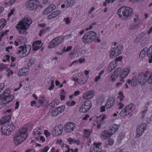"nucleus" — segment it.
Returning <instances> with one entry per match:
<instances>
[{
    "label": "nucleus",
    "mask_w": 152,
    "mask_h": 152,
    "mask_svg": "<svg viewBox=\"0 0 152 152\" xmlns=\"http://www.w3.org/2000/svg\"><path fill=\"white\" fill-rule=\"evenodd\" d=\"M119 127L120 126L118 125H113L111 127H110L108 130L112 135L117 132Z\"/></svg>",
    "instance_id": "obj_20"
},
{
    "label": "nucleus",
    "mask_w": 152,
    "mask_h": 152,
    "mask_svg": "<svg viewBox=\"0 0 152 152\" xmlns=\"http://www.w3.org/2000/svg\"><path fill=\"white\" fill-rule=\"evenodd\" d=\"M96 36V33L94 31H90L87 33L83 36V41L85 43H88L93 42Z\"/></svg>",
    "instance_id": "obj_5"
},
{
    "label": "nucleus",
    "mask_w": 152,
    "mask_h": 152,
    "mask_svg": "<svg viewBox=\"0 0 152 152\" xmlns=\"http://www.w3.org/2000/svg\"><path fill=\"white\" fill-rule=\"evenodd\" d=\"M6 21L4 19H1L0 20V28H3L6 25Z\"/></svg>",
    "instance_id": "obj_34"
},
{
    "label": "nucleus",
    "mask_w": 152,
    "mask_h": 152,
    "mask_svg": "<svg viewBox=\"0 0 152 152\" xmlns=\"http://www.w3.org/2000/svg\"><path fill=\"white\" fill-rule=\"evenodd\" d=\"M19 48L22 49V55H19V57L22 58L28 54L31 49V46L29 45L27 46L26 45H24L23 46H20Z\"/></svg>",
    "instance_id": "obj_8"
},
{
    "label": "nucleus",
    "mask_w": 152,
    "mask_h": 152,
    "mask_svg": "<svg viewBox=\"0 0 152 152\" xmlns=\"http://www.w3.org/2000/svg\"><path fill=\"white\" fill-rule=\"evenodd\" d=\"M144 35V34L143 33H141L137 36V38H136L135 39V41H136L137 40L138 41V40L140 41L143 38Z\"/></svg>",
    "instance_id": "obj_40"
},
{
    "label": "nucleus",
    "mask_w": 152,
    "mask_h": 152,
    "mask_svg": "<svg viewBox=\"0 0 152 152\" xmlns=\"http://www.w3.org/2000/svg\"><path fill=\"white\" fill-rule=\"evenodd\" d=\"M27 129L26 128L20 129L14 135L13 137L14 143L15 145H18L25 140L28 137L27 133Z\"/></svg>",
    "instance_id": "obj_1"
},
{
    "label": "nucleus",
    "mask_w": 152,
    "mask_h": 152,
    "mask_svg": "<svg viewBox=\"0 0 152 152\" xmlns=\"http://www.w3.org/2000/svg\"><path fill=\"white\" fill-rule=\"evenodd\" d=\"M10 117V116L5 117L2 118L0 120V124L3 125L6 123H9Z\"/></svg>",
    "instance_id": "obj_24"
},
{
    "label": "nucleus",
    "mask_w": 152,
    "mask_h": 152,
    "mask_svg": "<svg viewBox=\"0 0 152 152\" xmlns=\"http://www.w3.org/2000/svg\"><path fill=\"white\" fill-rule=\"evenodd\" d=\"M56 8V6L55 4H51L44 11L43 13L44 15L47 14L54 10Z\"/></svg>",
    "instance_id": "obj_21"
},
{
    "label": "nucleus",
    "mask_w": 152,
    "mask_h": 152,
    "mask_svg": "<svg viewBox=\"0 0 152 152\" xmlns=\"http://www.w3.org/2000/svg\"><path fill=\"white\" fill-rule=\"evenodd\" d=\"M119 107L118 109L119 110L122 109L124 106V104L122 103L121 102H120L119 104Z\"/></svg>",
    "instance_id": "obj_60"
},
{
    "label": "nucleus",
    "mask_w": 152,
    "mask_h": 152,
    "mask_svg": "<svg viewBox=\"0 0 152 152\" xmlns=\"http://www.w3.org/2000/svg\"><path fill=\"white\" fill-rule=\"evenodd\" d=\"M147 77V75L145 74L141 73L139 74L138 80L140 85L142 86L145 85Z\"/></svg>",
    "instance_id": "obj_13"
},
{
    "label": "nucleus",
    "mask_w": 152,
    "mask_h": 152,
    "mask_svg": "<svg viewBox=\"0 0 152 152\" xmlns=\"http://www.w3.org/2000/svg\"><path fill=\"white\" fill-rule=\"evenodd\" d=\"M2 125L1 129L2 134L4 135L9 134L11 132V127L10 126H8V123H6L4 125Z\"/></svg>",
    "instance_id": "obj_11"
},
{
    "label": "nucleus",
    "mask_w": 152,
    "mask_h": 152,
    "mask_svg": "<svg viewBox=\"0 0 152 152\" xmlns=\"http://www.w3.org/2000/svg\"><path fill=\"white\" fill-rule=\"evenodd\" d=\"M35 62V60L33 58H31L28 63V66L29 67L31 66Z\"/></svg>",
    "instance_id": "obj_39"
},
{
    "label": "nucleus",
    "mask_w": 152,
    "mask_h": 152,
    "mask_svg": "<svg viewBox=\"0 0 152 152\" xmlns=\"http://www.w3.org/2000/svg\"><path fill=\"white\" fill-rule=\"evenodd\" d=\"M102 143L100 142H99L98 143H96L94 142V145L95 146V148H97L99 150H100L99 148V146L101 145Z\"/></svg>",
    "instance_id": "obj_46"
},
{
    "label": "nucleus",
    "mask_w": 152,
    "mask_h": 152,
    "mask_svg": "<svg viewBox=\"0 0 152 152\" xmlns=\"http://www.w3.org/2000/svg\"><path fill=\"white\" fill-rule=\"evenodd\" d=\"M65 108V106L64 105H62L57 107L56 109L59 112V114L62 113L64 110Z\"/></svg>",
    "instance_id": "obj_33"
},
{
    "label": "nucleus",
    "mask_w": 152,
    "mask_h": 152,
    "mask_svg": "<svg viewBox=\"0 0 152 152\" xmlns=\"http://www.w3.org/2000/svg\"><path fill=\"white\" fill-rule=\"evenodd\" d=\"M76 127L75 124L73 122L68 123L64 126V130L66 132H72Z\"/></svg>",
    "instance_id": "obj_12"
},
{
    "label": "nucleus",
    "mask_w": 152,
    "mask_h": 152,
    "mask_svg": "<svg viewBox=\"0 0 152 152\" xmlns=\"http://www.w3.org/2000/svg\"><path fill=\"white\" fill-rule=\"evenodd\" d=\"M111 136L112 135L108 130H105L102 132L101 138L102 140H104Z\"/></svg>",
    "instance_id": "obj_17"
},
{
    "label": "nucleus",
    "mask_w": 152,
    "mask_h": 152,
    "mask_svg": "<svg viewBox=\"0 0 152 152\" xmlns=\"http://www.w3.org/2000/svg\"><path fill=\"white\" fill-rule=\"evenodd\" d=\"M63 131L62 128L59 129L58 127H56L54 129L53 133L55 136H57L61 134Z\"/></svg>",
    "instance_id": "obj_29"
},
{
    "label": "nucleus",
    "mask_w": 152,
    "mask_h": 152,
    "mask_svg": "<svg viewBox=\"0 0 152 152\" xmlns=\"http://www.w3.org/2000/svg\"><path fill=\"white\" fill-rule=\"evenodd\" d=\"M41 46V43L40 41H35L33 44V50L34 51L38 50L40 48Z\"/></svg>",
    "instance_id": "obj_22"
},
{
    "label": "nucleus",
    "mask_w": 152,
    "mask_h": 152,
    "mask_svg": "<svg viewBox=\"0 0 152 152\" xmlns=\"http://www.w3.org/2000/svg\"><path fill=\"white\" fill-rule=\"evenodd\" d=\"M42 2L45 5H48L50 3L48 0H43Z\"/></svg>",
    "instance_id": "obj_51"
},
{
    "label": "nucleus",
    "mask_w": 152,
    "mask_h": 152,
    "mask_svg": "<svg viewBox=\"0 0 152 152\" xmlns=\"http://www.w3.org/2000/svg\"><path fill=\"white\" fill-rule=\"evenodd\" d=\"M95 10V8L94 7H92L91 9L88 12V13L89 14H91L92 13V12L94 10Z\"/></svg>",
    "instance_id": "obj_64"
},
{
    "label": "nucleus",
    "mask_w": 152,
    "mask_h": 152,
    "mask_svg": "<svg viewBox=\"0 0 152 152\" xmlns=\"http://www.w3.org/2000/svg\"><path fill=\"white\" fill-rule=\"evenodd\" d=\"M10 91L9 89L5 90L2 94L0 95V100H2L1 104L6 105V106H11L13 105L14 102H12L14 98V96L13 94L10 95Z\"/></svg>",
    "instance_id": "obj_2"
},
{
    "label": "nucleus",
    "mask_w": 152,
    "mask_h": 152,
    "mask_svg": "<svg viewBox=\"0 0 152 152\" xmlns=\"http://www.w3.org/2000/svg\"><path fill=\"white\" fill-rule=\"evenodd\" d=\"M146 129V124L145 123H143L138 126L137 129L136 131V136L137 137H140L144 131Z\"/></svg>",
    "instance_id": "obj_10"
},
{
    "label": "nucleus",
    "mask_w": 152,
    "mask_h": 152,
    "mask_svg": "<svg viewBox=\"0 0 152 152\" xmlns=\"http://www.w3.org/2000/svg\"><path fill=\"white\" fill-rule=\"evenodd\" d=\"M85 52L83 50H81V51H79L78 53V56H83V54Z\"/></svg>",
    "instance_id": "obj_55"
},
{
    "label": "nucleus",
    "mask_w": 152,
    "mask_h": 152,
    "mask_svg": "<svg viewBox=\"0 0 152 152\" xmlns=\"http://www.w3.org/2000/svg\"><path fill=\"white\" fill-rule=\"evenodd\" d=\"M92 106V103L90 101L85 102L81 105L79 111L81 113H85L87 112L91 108Z\"/></svg>",
    "instance_id": "obj_7"
},
{
    "label": "nucleus",
    "mask_w": 152,
    "mask_h": 152,
    "mask_svg": "<svg viewBox=\"0 0 152 152\" xmlns=\"http://www.w3.org/2000/svg\"><path fill=\"white\" fill-rule=\"evenodd\" d=\"M133 12V10L131 8L126 6L121 7L117 11V14L119 17L123 20H125L130 19Z\"/></svg>",
    "instance_id": "obj_3"
},
{
    "label": "nucleus",
    "mask_w": 152,
    "mask_h": 152,
    "mask_svg": "<svg viewBox=\"0 0 152 152\" xmlns=\"http://www.w3.org/2000/svg\"><path fill=\"white\" fill-rule=\"evenodd\" d=\"M122 57L121 56H119L117 57L115 59V62L118 61H122Z\"/></svg>",
    "instance_id": "obj_52"
},
{
    "label": "nucleus",
    "mask_w": 152,
    "mask_h": 152,
    "mask_svg": "<svg viewBox=\"0 0 152 152\" xmlns=\"http://www.w3.org/2000/svg\"><path fill=\"white\" fill-rule=\"evenodd\" d=\"M61 11L59 10H57L55 11L52 12L51 14L49 15L48 17L49 19H51L52 18L56 17L59 15L61 13Z\"/></svg>",
    "instance_id": "obj_23"
},
{
    "label": "nucleus",
    "mask_w": 152,
    "mask_h": 152,
    "mask_svg": "<svg viewBox=\"0 0 152 152\" xmlns=\"http://www.w3.org/2000/svg\"><path fill=\"white\" fill-rule=\"evenodd\" d=\"M5 68V66L4 64L0 65V72L3 70Z\"/></svg>",
    "instance_id": "obj_49"
},
{
    "label": "nucleus",
    "mask_w": 152,
    "mask_h": 152,
    "mask_svg": "<svg viewBox=\"0 0 152 152\" xmlns=\"http://www.w3.org/2000/svg\"><path fill=\"white\" fill-rule=\"evenodd\" d=\"M115 99L113 97H110L108 100L107 103L105 104V107L107 109H109L112 107L115 103Z\"/></svg>",
    "instance_id": "obj_16"
},
{
    "label": "nucleus",
    "mask_w": 152,
    "mask_h": 152,
    "mask_svg": "<svg viewBox=\"0 0 152 152\" xmlns=\"http://www.w3.org/2000/svg\"><path fill=\"white\" fill-rule=\"evenodd\" d=\"M32 22V20L29 18H25L20 21L16 26L19 34H23L29 28Z\"/></svg>",
    "instance_id": "obj_4"
},
{
    "label": "nucleus",
    "mask_w": 152,
    "mask_h": 152,
    "mask_svg": "<svg viewBox=\"0 0 152 152\" xmlns=\"http://www.w3.org/2000/svg\"><path fill=\"white\" fill-rule=\"evenodd\" d=\"M36 2L35 0H31L27 1L26 4V8L28 10H33L37 8Z\"/></svg>",
    "instance_id": "obj_14"
},
{
    "label": "nucleus",
    "mask_w": 152,
    "mask_h": 152,
    "mask_svg": "<svg viewBox=\"0 0 152 152\" xmlns=\"http://www.w3.org/2000/svg\"><path fill=\"white\" fill-rule=\"evenodd\" d=\"M115 67L114 66V63L113 62H111L107 67V70L108 72H110L112 71Z\"/></svg>",
    "instance_id": "obj_31"
},
{
    "label": "nucleus",
    "mask_w": 152,
    "mask_h": 152,
    "mask_svg": "<svg viewBox=\"0 0 152 152\" xmlns=\"http://www.w3.org/2000/svg\"><path fill=\"white\" fill-rule=\"evenodd\" d=\"M59 101L57 99H55L51 103L50 106L53 107H54L56 105H58L59 104Z\"/></svg>",
    "instance_id": "obj_37"
},
{
    "label": "nucleus",
    "mask_w": 152,
    "mask_h": 152,
    "mask_svg": "<svg viewBox=\"0 0 152 152\" xmlns=\"http://www.w3.org/2000/svg\"><path fill=\"white\" fill-rule=\"evenodd\" d=\"M28 73V71L27 69L25 68H22L19 71L18 75L19 76H25L27 75Z\"/></svg>",
    "instance_id": "obj_25"
},
{
    "label": "nucleus",
    "mask_w": 152,
    "mask_h": 152,
    "mask_svg": "<svg viewBox=\"0 0 152 152\" xmlns=\"http://www.w3.org/2000/svg\"><path fill=\"white\" fill-rule=\"evenodd\" d=\"M130 71V70L129 68L124 69L120 75V78H121L120 79V81L124 82V78L127 76L129 73Z\"/></svg>",
    "instance_id": "obj_18"
},
{
    "label": "nucleus",
    "mask_w": 152,
    "mask_h": 152,
    "mask_svg": "<svg viewBox=\"0 0 152 152\" xmlns=\"http://www.w3.org/2000/svg\"><path fill=\"white\" fill-rule=\"evenodd\" d=\"M94 92L93 91H88L84 94L83 98L85 99H90L94 97Z\"/></svg>",
    "instance_id": "obj_19"
},
{
    "label": "nucleus",
    "mask_w": 152,
    "mask_h": 152,
    "mask_svg": "<svg viewBox=\"0 0 152 152\" xmlns=\"http://www.w3.org/2000/svg\"><path fill=\"white\" fill-rule=\"evenodd\" d=\"M124 137V134L121 133L119 134L118 136V139L119 141H121Z\"/></svg>",
    "instance_id": "obj_44"
},
{
    "label": "nucleus",
    "mask_w": 152,
    "mask_h": 152,
    "mask_svg": "<svg viewBox=\"0 0 152 152\" xmlns=\"http://www.w3.org/2000/svg\"><path fill=\"white\" fill-rule=\"evenodd\" d=\"M104 100V98L103 96H100L97 100V102L98 104H102Z\"/></svg>",
    "instance_id": "obj_35"
},
{
    "label": "nucleus",
    "mask_w": 152,
    "mask_h": 152,
    "mask_svg": "<svg viewBox=\"0 0 152 152\" xmlns=\"http://www.w3.org/2000/svg\"><path fill=\"white\" fill-rule=\"evenodd\" d=\"M64 21L66 24H68L70 23V19L69 17L66 18H64Z\"/></svg>",
    "instance_id": "obj_48"
},
{
    "label": "nucleus",
    "mask_w": 152,
    "mask_h": 152,
    "mask_svg": "<svg viewBox=\"0 0 152 152\" xmlns=\"http://www.w3.org/2000/svg\"><path fill=\"white\" fill-rule=\"evenodd\" d=\"M44 134L46 135V137H47L50 136V133L47 130H44Z\"/></svg>",
    "instance_id": "obj_56"
},
{
    "label": "nucleus",
    "mask_w": 152,
    "mask_h": 152,
    "mask_svg": "<svg viewBox=\"0 0 152 152\" xmlns=\"http://www.w3.org/2000/svg\"><path fill=\"white\" fill-rule=\"evenodd\" d=\"M44 31H45V30H44V28H43L40 30L39 33V35L40 36H41L43 34H44L45 33L44 32Z\"/></svg>",
    "instance_id": "obj_58"
},
{
    "label": "nucleus",
    "mask_w": 152,
    "mask_h": 152,
    "mask_svg": "<svg viewBox=\"0 0 152 152\" xmlns=\"http://www.w3.org/2000/svg\"><path fill=\"white\" fill-rule=\"evenodd\" d=\"M145 53L143 51H142L140 52V55H139L140 58H144V57H145Z\"/></svg>",
    "instance_id": "obj_47"
},
{
    "label": "nucleus",
    "mask_w": 152,
    "mask_h": 152,
    "mask_svg": "<svg viewBox=\"0 0 152 152\" xmlns=\"http://www.w3.org/2000/svg\"><path fill=\"white\" fill-rule=\"evenodd\" d=\"M90 152H103L102 151L99 150L97 148L91 147L90 148Z\"/></svg>",
    "instance_id": "obj_38"
},
{
    "label": "nucleus",
    "mask_w": 152,
    "mask_h": 152,
    "mask_svg": "<svg viewBox=\"0 0 152 152\" xmlns=\"http://www.w3.org/2000/svg\"><path fill=\"white\" fill-rule=\"evenodd\" d=\"M75 3L74 0H67L65 2L66 7L67 8L72 6Z\"/></svg>",
    "instance_id": "obj_30"
},
{
    "label": "nucleus",
    "mask_w": 152,
    "mask_h": 152,
    "mask_svg": "<svg viewBox=\"0 0 152 152\" xmlns=\"http://www.w3.org/2000/svg\"><path fill=\"white\" fill-rule=\"evenodd\" d=\"M114 143V141L112 138H108L107 140V141L105 142L104 145L105 148H107L109 146H112L113 145Z\"/></svg>",
    "instance_id": "obj_28"
},
{
    "label": "nucleus",
    "mask_w": 152,
    "mask_h": 152,
    "mask_svg": "<svg viewBox=\"0 0 152 152\" xmlns=\"http://www.w3.org/2000/svg\"><path fill=\"white\" fill-rule=\"evenodd\" d=\"M124 48L122 45H119L116 47L111 49L110 54V58H113L120 55L123 51Z\"/></svg>",
    "instance_id": "obj_6"
},
{
    "label": "nucleus",
    "mask_w": 152,
    "mask_h": 152,
    "mask_svg": "<svg viewBox=\"0 0 152 152\" xmlns=\"http://www.w3.org/2000/svg\"><path fill=\"white\" fill-rule=\"evenodd\" d=\"M61 42V41L59 40V37H56L52 41L48 47L50 48H53L58 45Z\"/></svg>",
    "instance_id": "obj_15"
},
{
    "label": "nucleus",
    "mask_w": 152,
    "mask_h": 152,
    "mask_svg": "<svg viewBox=\"0 0 152 152\" xmlns=\"http://www.w3.org/2000/svg\"><path fill=\"white\" fill-rule=\"evenodd\" d=\"M147 54L148 56L149 57L148 62L149 63H151L152 62V45L149 48L148 50Z\"/></svg>",
    "instance_id": "obj_26"
},
{
    "label": "nucleus",
    "mask_w": 152,
    "mask_h": 152,
    "mask_svg": "<svg viewBox=\"0 0 152 152\" xmlns=\"http://www.w3.org/2000/svg\"><path fill=\"white\" fill-rule=\"evenodd\" d=\"M122 72V69L121 68H117L114 72V74L116 77H117Z\"/></svg>",
    "instance_id": "obj_32"
},
{
    "label": "nucleus",
    "mask_w": 152,
    "mask_h": 152,
    "mask_svg": "<svg viewBox=\"0 0 152 152\" xmlns=\"http://www.w3.org/2000/svg\"><path fill=\"white\" fill-rule=\"evenodd\" d=\"M68 141L69 142V144L71 145L74 142L73 140L70 138L68 139Z\"/></svg>",
    "instance_id": "obj_61"
},
{
    "label": "nucleus",
    "mask_w": 152,
    "mask_h": 152,
    "mask_svg": "<svg viewBox=\"0 0 152 152\" xmlns=\"http://www.w3.org/2000/svg\"><path fill=\"white\" fill-rule=\"evenodd\" d=\"M119 98L120 97H122V98H124L125 96H124V95L123 94V92L122 91H120L119 93L118 94Z\"/></svg>",
    "instance_id": "obj_59"
},
{
    "label": "nucleus",
    "mask_w": 152,
    "mask_h": 152,
    "mask_svg": "<svg viewBox=\"0 0 152 152\" xmlns=\"http://www.w3.org/2000/svg\"><path fill=\"white\" fill-rule=\"evenodd\" d=\"M132 112H128L127 113H125L126 114H125V115L124 114V115H123V116H127L129 115L131 117L132 115V114L131 113Z\"/></svg>",
    "instance_id": "obj_57"
},
{
    "label": "nucleus",
    "mask_w": 152,
    "mask_h": 152,
    "mask_svg": "<svg viewBox=\"0 0 152 152\" xmlns=\"http://www.w3.org/2000/svg\"><path fill=\"white\" fill-rule=\"evenodd\" d=\"M79 80H80V81H79L78 82L79 84H83L86 83L87 81V78L85 79L83 77L81 78L80 80L79 79Z\"/></svg>",
    "instance_id": "obj_41"
},
{
    "label": "nucleus",
    "mask_w": 152,
    "mask_h": 152,
    "mask_svg": "<svg viewBox=\"0 0 152 152\" xmlns=\"http://www.w3.org/2000/svg\"><path fill=\"white\" fill-rule=\"evenodd\" d=\"M127 83L129 84H131L132 86H135L137 84V79L135 77H133L132 80L128 79L126 81Z\"/></svg>",
    "instance_id": "obj_27"
},
{
    "label": "nucleus",
    "mask_w": 152,
    "mask_h": 152,
    "mask_svg": "<svg viewBox=\"0 0 152 152\" xmlns=\"http://www.w3.org/2000/svg\"><path fill=\"white\" fill-rule=\"evenodd\" d=\"M59 114V112L57 111L56 108L53 110L51 112V115L52 116L54 117L58 115Z\"/></svg>",
    "instance_id": "obj_36"
},
{
    "label": "nucleus",
    "mask_w": 152,
    "mask_h": 152,
    "mask_svg": "<svg viewBox=\"0 0 152 152\" xmlns=\"http://www.w3.org/2000/svg\"><path fill=\"white\" fill-rule=\"evenodd\" d=\"M49 148V147L48 146H47L43 148L42 150L41 151V152H47Z\"/></svg>",
    "instance_id": "obj_50"
},
{
    "label": "nucleus",
    "mask_w": 152,
    "mask_h": 152,
    "mask_svg": "<svg viewBox=\"0 0 152 152\" xmlns=\"http://www.w3.org/2000/svg\"><path fill=\"white\" fill-rule=\"evenodd\" d=\"M4 87V83H0V92L2 90Z\"/></svg>",
    "instance_id": "obj_54"
},
{
    "label": "nucleus",
    "mask_w": 152,
    "mask_h": 152,
    "mask_svg": "<svg viewBox=\"0 0 152 152\" xmlns=\"http://www.w3.org/2000/svg\"><path fill=\"white\" fill-rule=\"evenodd\" d=\"M84 132H85V137H88L91 134V132L89 131L88 130L85 129L84 130Z\"/></svg>",
    "instance_id": "obj_43"
},
{
    "label": "nucleus",
    "mask_w": 152,
    "mask_h": 152,
    "mask_svg": "<svg viewBox=\"0 0 152 152\" xmlns=\"http://www.w3.org/2000/svg\"><path fill=\"white\" fill-rule=\"evenodd\" d=\"M147 111L145 110H143L141 112V118H143L145 116V114L147 113Z\"/></svg>",
    "instance_id": "obj_53"
},
{
    "label": "nucleus",
    "mask_w": 152,
    "mask_h": 152,
    "mask_svg": "<svg viewBox=\"0 0 152 152\" xmlns=\"http://www.w3.org/2000/svg\"><path fill=\"white\" fill-rule=\"evenodd\" d=\"M147 80L148 84H152V74L151 73L150 74L148 79H147Z\"/></svg>",
    "instance_id": "obj_42"
},
{
    "label": "nucleus",
    "mask_w": 152,
    "mask_h": 152,
    "mask_svg": "<svg viewBox=\"0 0 152 152\" xmlns=\"http://www.w3.org/2000/svg\"><path fill=\"white\" fill-rule=\"evenodd\" d=\"M51 85L50 87L48 88V89L50 90H52L54 87V81L53 80H51Z\"/></svg>",
    "instance_id": "obj_45"
},
{
    "label": "nucleus",
    "mask_w": 152,
    "mask_h": 152,
    "mask_svg": "<svg viewBox=\"0 0 152 152\" xmlns=\"http://www.w3.org/2000/svg\"><path fill=\"white\" fill-rule=\"evenodd\" d=\"M135 108V106L133 104H129L126 105L120 113V115L123 117L125 113L128 112H132Z\"/></svg>",
    "instance_id": "obj_9"
},
{
    "label": "nucleus",
    "mask_w": 152,
    "mask_h": 152,
    "mask_svg": "<svg viewBox=\"0 0 152 152\" xmlns=\"http://www.w3.org/2000/svg\"><path fill=\"white\" fill-rule=\"evenodd\" d=\"M80 93V92L79 91H75L73 94V95L74 96H77Z\"/></svg>",
    "instance_id": "obj_62"
},
{
    "label": "nucleus",
    "mask_w": 152,
    "mask_h": 152,
    "mask_svg": "<svg viewBox=\"0 0 152 152\" xmlns=\"http://www.w3.org/2000/svg\"><path fill=\"white\" fill-rule=\"evenodd\" d=\"M117 77H115V76L114 75H112L111 76V80L113 82H114L115 80V79Z\"/></svg>",
    "instance_id": "obj_63"
}]
</instances>
